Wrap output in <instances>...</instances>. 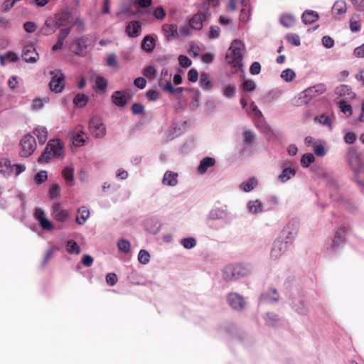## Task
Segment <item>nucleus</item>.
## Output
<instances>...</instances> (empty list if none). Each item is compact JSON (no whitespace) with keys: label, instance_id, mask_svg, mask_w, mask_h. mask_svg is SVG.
I'll return each instance as SVG.
<instances>
[{"label":"nucleus","instance_id":"f257e3e1","mask_svg":"<svg viewBox=\"0 0 364 364\" xmlns=\"http://www.w3.org/2000/svg\"><path fill=\"white\" fill-rule=\"evenodd\" d=\"M64 157V144L60 139L48 141L44 151L38 159V163H48L52 158Z\"/></svg>","mask_w":364,"mask_h":364},{"label":"nucleus","instance_id":"f03ea898","mask_svg":"<svg viewBox=\"0 0 364 364\" xmlns=\"http://www.w3.org/2000/svg\"><path fill=\"white\" fill-rule=\"evenodd\" d=\"M245 43L240 39H235L226 53V59L233 68H242Z\"/></svg>","mask_w":364,"mask_h":364},{"label":"nucleus","instance_id":"7ed1b4c3","mask_svg":"<svg viewBox=\"0 0 364 364\" xmlns=\"http://www.w3.org/2000/svg\"><path fill=\"white\" fill-rule=\"evenodd\" d=\"M250 272L247 266L242 264H230L225 267L223 272V277L225 281H232L247 276Z\"/></svg>","mask_w":364,"mask_h":364},{"label":"nucleus","instance_id":"20e7f679","mask_svg":"<svg viewBox=\"0 0 364 364\" xmlns=\"http://www.w3.org/2000/svg\"><path fill=\"white\" fill-rule=\"evenodd\" d=\"M89 131L95 138H102L106 135V127L101 117L94 116L89 123Z\"/></svg>","mask_w":364,"mask_h":364},{"label":"nucleus","instance_id":"39448f33","mask_svg":"<svg viewBox=\"0 0 364 364\" xmlns=\"http://www.w3.org/2000/svg\"><path fill=\"white\" fill-rule=\"evenodd\" d=\"M50 75L52 76L49 83L50 90L55 93L61 92L65 86V75L60 70H52Z\"/></svg>","mask_w":364,"mask_h":364},{"label":"nucleus","instance_id":"423d86ee","mask_svg":"<svg viewBox=\"0 0 364 364\" xmlns=\"http://www.w3.org/2000/svg\"><path fill=\"white\" fill-rule=\"evenodd\" d=\"M20 155L22 157L30 156L36 149L35 138L31 134L25 135L20 141Z\"/></svg>","mask_w":364,"mask_h":364},{"label":"nucleus","instance_id":"0eeeda50","mask_svg":"<svg viewBox=\"0 0 364 364\" xmlns=\"http://www.w3.org/2000/svg\"><path fill=\"white\" fill-rule=\"evenodd\" d=\"M349 164L354 171L356 182L364 186V166L360 163L358 156L357 154L351 156Z\"/></svg>","mask_w":364,"mask_h":364},{"label":"nucleus","instance_id":"6e6552de","mask_svg":"<svg viewBox=\"0 0 364 364\" xmlns=\"http://www.w3.org/2000/svg\"><path fill=\"white\" fill-rule=\"evenodd\" d=\"M207 223L214 220H224L230 223L232 220L230 213L221 208H212L206 216Z\"/></svg>","mask_w":364,"mask_h":364},{"label":"nucleus","instance_id":"1a4fd4ad","mask_svg":"<svg viewBox=\"0 0 364 364\" xmlns=\"http://www.w3.org/2000/svg\"><path fill=\"white\" fill-rule=\"evenodd\" d=\"M51 216L53 218L60 223H65L68 220L70 213L64 209L60 203H55L51 208Z\"/></svg>","mask_w":364,"mask_h":364},{"label":"nucleus","instance_id":"9d476101","mask_svg":"<svg viewBox=\"0 0 364 364\" xmlns=\"http://www.w3.org/2000/svg\"><path fill=\"white\" fill-rule=\"evenodd\" d=\"M34 215L43 230L51 231L53 230L54 226L53 223L47 218L46 213L43 209L36 208Z\"/></svg>","mask_w":364,"mask_h":364},{"label":"nucleus","instance_id":"9b49d317","mask_svg":"<svg viewBox=\"0 0 364 364\" xmlns=\"http://www.w3.org/2000/svg\"><path fill=\"white\" fill-rule=\"evenodd\" d=\"M22 58L26 63H34L37 62L39 56L35 47L31 44H28L26 45L23 48Z\"/></svg>","mask_w":364,"mask_h":364},{"label":"nucleus","instance_id":"f8f14e48","mask_svg":"<svg viewBox=\"0 0 364 364\" xmlns=\"http://www.w3.org/2000/svg\"><path fill=\"white\" fill-rule=\"evenodd\" d=\"M69 136L73 144L75 146H83L87 139L85 133L82 130L77 129L70 132Z\"/></svg>","mask_w":364,"mask_h":364},{"label":"nucleus","instance_id":"ddd939ff","mask_svg":"<svg viewBox=\"0 0 364 364\" xmlns=\"http://www.w3.org/2000/svg\"><path fill=\"white\" fill-rule=\"evenodd\" d=\"M91 80L93 84V88L97 92H105L106 87L107 86V81L103 76L95 73L92 75Z\"/></svg>","mask_w":364,"mask_h":364},{"label":"nucleus","instance_id":"4468645a","mask_svg":"<svg viewBox=\"0 0 364 364\" xmlns=\"http://www.w3.org/2000/svg\"><path fill=\"white\" fill-rule=\"evenodd\" d=\"M326 90V85L323 83L315 85L306 89L304 91V97L309 100L323 94Z\"/></svg>","mask_w":364,"mask_h":364},{"label":"nucleus","instance_id":"2eb2a0df","mask_svg":"<svg viewBox=\"0 0 364 364\" xmlns=\"http://www.w3.org/2000/svg\"><path fill=\"white\" fill-rule=\"evenodd\" d=\"M228 301L230 306L237 310L243 309L246 304L244 298L236 293L229 294Z\"/></svg>","mask_w":364,"mask_h":364},{"label":"nucleus","instance_id":"dca6fc26","mask_svg":"<svg viewBox=\"0 0 364 364\" xmlns=\"http://www.w3.org/2000/svg\"><path fill=\"white\" fill-rule=\"evenodd\" d=\"M87 40L85 37L76 38L71 46L73 52L77 55H84L87 48Z\"/></svg>","mask_w":364,"mask_h":364},{"label":"nucleus","instance_id":"f3484780","mask_svg":"<svg viewBox=\"0 0 364 364\" xmlns=\"http://www.w3.org/2000/svg\"><path fill=\"white\" fill-rule=\"evenodd\" d=\"M164 35L167 41L178 38V29L174 23H165L162 26Z\"/></svg>","mask_w":364,"mask_h":364},{"label":"nucleus","instance_id":"a211bd4d","mask_svg":"<svg viewBox=\"0 0 364 364\" xmlns=\"http://www.w3.org/2000/svg\"><path fill=\"white\" fill-rule=\"evenodd\" d=\"M293 242L291 240H289L286 234L280 232L278 237L274 242V248L277 249L278 250H287L290 248Z\"/></svg>","mask_w":364,"mask_h":364},{"label":"nucleus","instance_id":"6ab92c4d","mask_svg":"<svg viewBox=\"0 0 364 364\" xmlns=\"http://www.w3.org/2000/svg\"><path fill=\"white\" fill-rule=\"evenodd\" d=\"M145 229L151 234H158L161 228V224L159 219L156 218H149L144 221Z\"/></svg>","mask_w":364,"mask_h":364},{"label":"nucleus","instance_id":"aec40b11","mask_svg":"<svg viewBox=\"0 0 364 364\" xmlns=\"http://www.w3.org/2000/svg\"><path fill=\"white\" fill-rule=\"evenodd\" d=\"M299 231V225L295 222H290L287 223L283 229L281 230L282 233L286 234L289 240H291L294 242L296 236L297 235Z\"/></svg>","mask_w":364,"mask_h":364},{"label":"nucleus","instance_id":"412c9836","mask_svg":"<svg viewBox=\"0 0 364 364\" xmlns=\"http://www.w3.org/2000/svg\"><path fill=\"white\" fill-rule=\"evenodd\" d=\"M126 33L130 38L138 37L141 33V23L139 21H130L126 27Z\"/></svg>","mask_w":364,"mask_h":364},{"label":"nucleus","instance_id":"4be33fe9","mask_svg":"<svg viewBox=\"0 0 364 364\" xmlns=\"http://www.w3.org/2000/svg\"><path fill=\"white\" fill-rule=\"evenodd\" d=\"M335 94L339 97H345L348 100H353L356 95L352 91L350 86L348 85H340L335 89Z\"/></svg>","mask_w":364,"mask_h":364},{"label":"nucleus","instance_id":"5701e85b","mask_svg":"<svg viewBox=\"0 0 364 364\" xmlns=\"http://www.w3.org/2000/svg\"><path fill=\"white\" fill-rule=\"evenodd\" d=\"M129 98V95L125 91H115L112 96V102L118 107H124Z\"/></svg>","mask_w":364,"mask_h":364},{"label":"nucleus","instance_id":"b1692460","mask_svg":"<svg viewBox=\"0 0 364 364\" xmlns=\"http://www.w3.org/2000/svg\"><path fill=\"white\" fill-rule=\"evenodd\" d=\"M178 173L171 171H167L165 172L162 183L168 186H175L178 183Z\"/></svg>","mask_w":364,"mask_h":364},{"label":"nucleus","instance_id":"393cba45","mask_svg":"<svg viewBox=\"0 0 364 364\" xmlns=\"http://www.w3.org/2000/svg\"><path fill=\"white\" fill-rule=\"evenodd\" d=\"M33 134L37 137L38 142L43 144L47 140L48 132L46 127L38 126L33 130Z\"/></svg>","mask_w":364,"mask_h":364},{"label":"nucleus","instance_id":"a878e982","mask_svg":"<svg viewBox=\"0 0 364 364\" xmlns=\"http://www.w3.org/2000/svg\"><path fill=\"white\" fill-rule=\"evenodd\" d=\"M318 14L316 11L313 10L305 11L302 16L301 20L304 24H311L318 19Z\"/></svg>","mask_w":364,"mask_h":364},{"label":"nucleus","instance_id":"bb28decb","mask_svg":"<svg viewBox=\"0 0 364 364\" xmlns=\"http://www.w3.org/2000/svg\"><path fill=\"white\" fill-rule=\"evenodd\" d=\"M314 122L320 125L328 127L330 130L333 129V118L326 114L315 117Z\"/></svg>","mask_w":364,"mask_h":364},{"label":"nucleus","instance_id":"cd10ccee","mask_svg":"<svg viewBox=\"0 0 364 364\" xmlns=\"http://www.w3.org/2000/svg\"><path fill=\"white\" fill-rule=\"evenodd\" d=\"M204 20L205 16L203 14H196L189 21L190 27L195 30H200Z\"/></svg>","mask_w":364,"mask_h":364},{"label":"nucleus","instance_id":"c85d7f7f","mask_svg":"<svg viewBox=\"0 0 364 364\" xmlns=\"http://www.w3.org/2000/svg\"><path fill=\"white\" fill-rule=\"evenodd\" d=\"M296 174V168L294 166H288L284 168L283 171H282L281 174L279 176L278 178L279 180L282 182L285 183L291 178H293Z\"/></svg>","mask_w":364,"mask_h":364},{"label":"nucleus","instance_id":"c756f323","mask_svg":"<svg viewBox=\"0 0 364 364\" xmlns=\"http://www.w3.org/2000/svg\"><path fill=\"white\" fill-rule=\"evenodd\" d=\"M90 217V210L85 206H82L77 210L76 216V223L79 225H83Z\"/></svg>","mask_w":364,"mask_h":364},{"label":"nucleus","instance_id":"7c9ffc66","mask_svg":"<svg viewBox=\"0 0 364 364\" xmlns=\"http://www.w3.org/2000/svg\"><path fill=\"white\" fill-rule=\"evenodd\" d=\"M250 213L257 215L263 211V205L259 200H250L247 204Z\"/></svg>","mask_w":364,"mask_h":364},{"label":"nucleus","instance_id":"2f4dec72","mask_svg":"<svg viewBox=\"0 0 364 364\" xmlns=\"http://www.w3.org/2000/svg\"><path fill=\"white\" fill-rule=\"evenodd\" d=\"M346 11V3L343 0H338L336 1L332 7V12L334 15H341L345 14Z\"/></svg>","mask_w":364,"mask_h":364},{"label":"nucleus","instance_id":"473e14b6","mask_svg":"<svg viewBox=\"0 0 364 364\" xmlns=\"http://www.w3.org/2000/svg\"><path fill=\"white\" fill-rule=\"evenodd\" d=\"M215 159L211 157H205L200 161L198 171L201 173H204L207 169L215 164Z\"/></svg>","mask_w":364,"mask_h":364},{"label":"nucleus","instance_id":"72a5a7b5","mask_svg":"<svg viewBox=\"0 0 364 364\" xmlns=\"http://www.w3.org/2000/svg\"><path fill=\"white\" fill-rule=\"evenodd\" d=\"M296 21L295 17L289 14H284L280 17V23L286 28L292 27Z\"/></svg>","mask_w":364,"mask_h":364},{"label":"nucleus","instance_id":"f704fd0d","mask_svg":"<svg viewBox=\"0 0 364 364\" xmlns=\"http://www.w3.org/2000/svg\"><path fill=\"white\" fill-rule=\"evenodd\" d=\"M237 88L233 84H229L222 88V94L224 97L230 99L235 96Z\"/></svg>","mask_w":364,"mask_h":364},{"label":"nucleus","instance_id":"c9c22d12","mask_svg":"<svg viewBox=\"0 0 364 364\" xmlns=\"http://www.w3.org/2000/svg\"><path fill=\"white\" fill-rule=\"evenodd\" d=\"M141 47L146 52H151L155 48V40L150 36H146L143 39Z\"/></svg>","mask_w":364,"mask_h":364},{"label":"nucleus","instance_id":"e433bc0d","mask_svg":"<svg viewBox=\"0 0 364 364\" xmlns=\"http://www.w3.org/2000/svg\"><path fill=\"white\" fill-rule=\"evenodd\" d=\"M89 97L87 95L82 93H79L75 96L73 99V103L76 107L82 108L86 106Z\"/></svg>","mask_w":364,"mask_h":364},{"label":"nucleus","instance_id":"4c0bfd02","mask_svg":"<svg viewBox=\"0 0 364 364\" xmlns=\"http://www.w3.org/2000/svg\"><path fill=\"white\" fill-rule=\"evenodd\" d=\"M171 75L169 74V72L167 68H163L161 72V75L159 79V85L161 87L164 88L166 84H168V81H171Z\"/></svg>","mask_w":364,"mask_h":364},{"label":"nucleus","instance_id":"58836bf2","mask_svg":"<svg viewBox=\"0 0 364 364\" xmlns=\"http://www.w3.org/2000/svg\"><path fill=\"white\" fill-rule=\"evenodd\" d=\"M200 83L205 90H210L212 88V82L208 73H202L200 74Z\"/></svg>","mask_w":364,"mask_h":364},{"label":"nucleus","instance_id":"ea45409f","mask_svg":"<svg viewBox=\"0 0 364 364\" xmlns=\"http://www.w3.org/2000/svg\"><path fill=\"white\" fill-rule=\"evenodd\" d=\"M313 150L317 156L323 157L326 154V146L321 142H315L313 144Z\"/></svg>","mask_w":364,"mask_h":364},{"label":"nucleus","instance_id":"a19ab883","mask_svg":"<svg viewBox=\"0 0 364 364\" xmlns=\"http://www.w3.org/2000/svg\"><path fill=\"white\" fill-rule=\"evenodd\" d=\"M328 187L329 190L331 191L330 192V197L334 200H337L338 199L337 196V191H338V185L335 180L330 179L328 182Z\"/></svg>","mask_w":364,"mask_h":364},{"label":"nucleus","instance_id":"79ce46f5","mask_svg":"<svg viewBox=\"0 0 364 364\" xmlns=\"http://www.w3.org/2000/svg\"><path fill=\"white\" fill-rule=\"evenodd\" d=\"M257 185V181L252 178L247 181L246 182L242 183L240 185L241 188L243 189L245 192H250L253 190Z\"/></svg>","mask_w":364,"mask_h":364},{"label":"nucleus","instance_id":"37998d69","mask_svg":"<svg viewBox=\"0 0 364 364\" xmlns=\"http://www.w3.org/2000/svg\"><path fill=\"white\" fill-rule=\"evenodd\" d=\"M361 24L358 16H353L350 19V28L352 32H358L360 30Z\"/></svg>","mask_w":364,"mask_h":364},{"label":"nucleus","instance_id":"c03bdc74","mask_svg":"<svg viewBox=\"0 0 364 364\" xmlns=\"http://www.w3.org/2000/svg\"><path fill=\"white\" fill-rule=\"evenodd\" d=\"M63 176L67 183L71 185L73 181V168L65 167L62 172Z\"/></svg>","mask_w":364,"mask_h":364},{"label":"nucleus","instance_id":"a18cd8bd","mask_svg":"<svg viewBox=\"0 0 364 364\" xmlns=\"http://www.w3.org/2000/svg\"><path fill=\"white\" fill-rule=\"evenodd\" d=\"M69 18V15L67 13H60L56 14L55 16V24L57 27L65 26Z\"/></svg>","mask_w":364,"mask_h":364},{"label":"nucleus","instance_id":"49530a36","mask_svg":"<svg viewBox=\"0 0 364 364\" xmlns=\"http://www.w3.org/2000/svg\"><path fill=\"white\" fill-rule=\"evenodd\" d=\"M181 244L185 249H191L196 246V240L193 237H186L181 239Z\"/></svg>","mask_w":364,"mask_h":364},{"label":"nucleus","instance_id":"de8ad7c7","mask_svg":"<svg viewBox=\"0 0 364 364\" xmlns=\"http://www.w3.org/2000/svg\"><path fill=\"white\" fill-rule=\"evenodd\" d=\"M11 168V161L6 159H0V173H6L10 172Z\"/></svg>","mask_w":364,"mask_h":364},{"label":"nucleus","instance_id":"09e8293b","mask_svg":"<svg viewBox=\"0 0 364 364\" xmlns=\"http://www.w3.org/2000/svg\"><path fill=\"white\" fill-rule=\"evenodd\" d=\"M315 161V158L313 154L308 153L302 156L301 159V164L304 167H308L311 164Z\"/></svg>","mask_w":364,"mask_h":364},{"label":"nucleus","instance_id":"8fccbe9b","mask_svg":"<svg viewBox=\"0 0 364 364\" xmlns=\"http://www.w3.org/2000/svg\"><path fill=\"white\" fill-rule=\"evenodd\" d=\"M262 297L267 301H277L279 299V294L275 289H272L268 293L263 294Z\"/></svg>","mask_w":364,"mask_h":364},{"label":"nucleus","instance_id":"3c124183","mask_svg":"<svg viewBox=\"0 0 364 364\" xmlns=\"http://www.w3.org/2000/svg\"><path fill=\"white\" fill-rule=\"evenodd\" d=\"M163 90L164 91L168 92L169 93L172 95H181V93L183 91V87H177L174 88L171 84V82L168 81V84H166L164 85Z\"/></svg>","mask_w":364,"mask_h":364},{"label":"nucleus","instance_id":"603ef678","mask_svg":"<svg viewBox=\"0 0 364 364\" xmlns=\"http://www.w3.org/2000/svg\"><path fill=\"white\" fill-rule=\"evenodd\" d=\"M107 64L115 69H118L119 68L117 56L114 53H109L108 55L107 58Z\"/></svg>","mask_w":364,"mask_h":364},{"label":"nucleus","instance_id":"864d4df0","mask_svg":"<svg viewBox=\"0 0 364 364\" xmlns=\"http://www.w3.org/2000/svg\"><path fill=\"white\" fill-rule=\"evenodd\" d=\"M295 77V73L290 68L285 69L281 73V77L287 82L291 81Z\"/></svg>","mask_w":364,"mask_h":364},{"label":"nucleus","instance_id":"5fc2aeb1","mask_svg":"<svg viewBox=\"0 0 364 364\" xmlns=\"http://www.w3.org/2000/svg\"><path fill=\"white\" fill-rule=\"evenodd\" d=\"M244 143L246 144H250L254 141L255 135L254 132L250 129H245L243 132Z\"/></svg>","mask_w":364,"mask_h":364},{"label":"nucleus","instance_id":"6e6d98bb","mask_svg":"<svg viewBox=\"0 0 364 364\" xmlns=\"http://www.w3.org/2000/svg\"><path fill=\"white\" fill-rule=\"evenodd\" d=\"M339 108L341 112L344 114H348V116L352 114V107L351 106L346 102L345 100H341L339 102Z\"/></svg>","mask_w":364,"mask_h":364},{"label":"nucleus","instance_id":"4d7b16f0","mask_svg":"<svg viewBox=\"0 0 364 364\" xmlns=\"http://www.w3.org/2000/svg\"><path fill=\"white\" fill-rule=\"evenodd\" d=\"M344 240H345L344 230L340 229L336 232V233L335 235V237H334V239L333 241L334 246L335 247L338 246L339 244L342 243Z\"/></svg>","mask_w":364,"mask_h":364},{"label":"nucleus","instance_id":"13d9d810","mask_svg":"<svg viewBox=\"0 0 364 364\" xmlns=\"http://www.w3.org/2000/svg\"><path fill=\"white\" fill-rule=\"evenodd\" d=\"M255 88L256 84L252 80H245L242 84V90L245 92H252Z\"/></svg>","mask_w":364,"mask_h":364},{"label":"nucleus","instance_id":"bf43d9fd","mask_svg":"<svg viewBox=\"0 0 364 364\" xmlns=\"http://www.w3.org/2000/svg\"><path fill=\"white\" fill-rule=\"evenodd\" d=\"M286 38L289 43L291 44L299 46L301 44L300 38L297 34L295 33H289L287 34Z\"/></svg>","mask_w":364,"mask_h":364},{"label":"nucleus","instance_id":"052dcab7","mask_svg":"<svg viewBox=\"0 0 364 364\" xmlns=\"http://www.w3.org/2000/svg\"><path fill=\"white\" fill-rule=\"evenodd\" d=\"M47 102V98H44L43 100L40 98L35 99L33 102L31 109L33 110L41 109Z\"/></svg>","mask_w":364,"mask_h":364},{"label":"nucleus","instance_id":"680f3d73","mask_svg":"<svg viewBox=\"0 0 364 364\" xmlns=\"http://www.w3.org/2000/svg\"><path fill=\"white\" fill-rule=\"evenodd\" d=\"M191 29L192 28L190 27V25L181 26L178 29V38L191 36V34H192Z\"/></svg>","mask_w":364,"mask_h":364},{"label":"nucleus","instance_id":"e2e57ef3","mask_svg":"<svg viewBox=\"0 0 364 364\" xmlns=\"http://www.w3.org/2000/svg\"><path fill=\"white\" fill-rule=\"evenodd\" d=\"M178 60L179 65L183 68H188L191 65V60L186 55H179Z\"/></svg>","mask_w":364,"mask_h":364},{"label":"nucleus","instance_id":"0e129e2a","mask_svg":"<svg viewBox=\"0 0 364 364\" xmlns=\"http://www.w3.org/2000/svg\"><path fill=\"white\" fill-rule=\"evenodd\" d=\"M156 70L152 65H149V66L146 67L144 69V71H143V74L146 77H149V78H154L155 75H156Z\"/></svg>","mask_w":364,"mask_h":364},{"label":"nucleus","instance_id":"69168bd1","mask_svg":"<svg viewBox=\"0 0 364 364\" xmlns=\"http://www.w3.org/2000/svg\"><path fill=\"white\" fill-rule=\"evenodd\" d=\"M117 247L119 250H129L131 245L128 240L121 239L117 242Z\"/></svg>","mask_w":364,"mask_h":364},{"label":"nucleus","instance_id":"338daca9","mask_svg":"<svg viewBox=\"0 0 364 364\" xmlns=\"http://www.w3.org/2000/svg\"><path fill=\"white\" fill-rule=\"evenodd\" d=\"M26 170V166L22 164H16L14 165H11V168L10 172L14 171L16 175L18 176Z\"/></svg>","mask_w":364,"mask_h":364},{"label":"nucleus","instance_id":"774afa93","mask_svg":"<svg viewBox=\"0 0 364 364\" xmlns=\"http://www.w3.org/2000/svg\"><path fill=\"white\" fill-rule=\"evenodd\" d=\"M154 16L157 19L161 20L165 17L166 11L161 6H158L154 11Z\"/></svg>","mask_w":364,"mask_h":364}]
</instances>
